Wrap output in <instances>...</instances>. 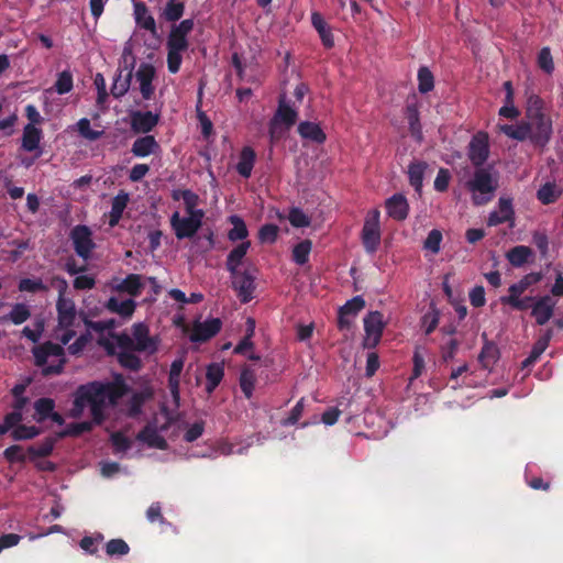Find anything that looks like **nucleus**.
Instances as JSON below:
<instances>
[{"label": "nucleus", "mask_w": 563, "mask_h": 563, "mask_svg": "<svg viewBox=\"0 0 563 563\" xmlns=\"http://www.w3.org/2000/svg\"><path fill=\"white\" fill-rule=\"evenodd\" d=\"M69 238L76 254L85 261L89 260L96 247L91 230L87 225L78 224L71 229Z\"/></svg>", "instance_id": "obj_6"}, {"label": "nucleus", "mask_w": 563, "mask_h": 563, "mask_svg": "<svg viewBox=\"0 0 563 563\" xmlns=\"http://www.w3.org/2000/svg\"><path fill=\"white\" fill-rule=\"evenodd\" d=\"M110 440L115 453L126 452L132 446V441L122 432H113Z\"/></svg>", "instance_id": "obj_64"}, {"label": "nucleus", "mask_w": 563, "mask_h": 563, "mask_svg": "<svg viewBox=\"0 0 563 563\" xmlns=\"http://www.w3.org/2000/svg\"><path fill=\"white\" fill-rule=\"evenodd\" d=\"M428 164L423 161L411 162L408 166V179L409 184L415 188L417 192L422 189L423 178Z\"/></svg>", "instance_id": "obj_33"}, {"label": "nucleus", "mask_w": 563, "mask_h": 563, "mask_svg": "<svg viewBox=\"0 0 563 563\" xmlns=\"http://www.w3.org/2000/svg\"><path fill=\"white\" fill-rule=\"evenodd\" d=\"M240 388L246 399H251L256 384V372L250 366H243L239 378Z\"/></svg>", "instance_id": "obj_36"}, {"label": "nucleus", "mask_w": 563, "mask_h": 563, "mask_svg": "<svg viewBox=\"0 0 563 563\" xmlns=\"http://www.w3.org/2000/svg\"><path fill=\"white\" fill-rule=\"evenodd\" d=\"M365 307V300L362 296H355L352 299L347 300L342 307L339 309L338 314V328L340 330H349L352 325V320L350 317H356L357 313L363 310Z\"/></svg>", "instance_id": "obj_16"}, {"label": "nucleus", "mask_w": 563, "mask_h": 563, "mask_svg": "<svg viewBox=\"0 0 563 563\" xmlns=\"http://www.w3.org/2000/svg\"><path fill=\"white\" fill-rule=\"evenodd\" d=\"M467 188L473 194L492 195L498 188V179L484 167H476L474 176L467 181Z\"/></svg>", "instance_id": "obj_8"}, {"label": "nucleus", "mask_w": 563, "mask_h": 563, "mask_svg": "<svg viewBox=\"0 0 563 563\" xmlns=\"http://www.w3.org/2000/svg\"><path fill=\"white\" fill-rule=\"evenodd\" d=\"M499 358V350L494 342L486 341L478 355V362L485 369H490Z\"/></svg>", "instance_id": "obj_37"}, {"label": "nucleus", "mask_w": 563, "mask_h": 563, "mask_svg": "<svg viewBox=\"0 0 563 563\" xmlns=\"http://www.w3.org/2000/svg\"><path fill=\"white\" fill-rule=\"evenodd\" d=\"M130 552L129 544L123 539H111L106 543V553L107 555L113 556H123Z\"/></svg>", "instance_id": "obj_53"}, {"label": "nucleus", "mask_w": 563, "mask_h": 563, "mask_svg": "<svg viewBox=\"0 0 563 563\" xmlns=\"http://www.w3.org/2000/svg\"><path fill=\"white\" fill-rule=\"evenodd\" d=\"M18 288L20 291L26 292H38L47 290V286L40 278H22L19 282Z\"/></svg>", "instance_id": "obj_60"}, {"label": "nucleus", "mask_w": 563, "mask_h": 563, "mask_svg": "<svg viewBox=\"0 0 563 563\" xmlns=\"http://www.w3.org/2000/svg\"><path fill=\"white\" fill-rule=\"evenodd\" d=\"M561 195L554 183H545L537 191V198L543 205L554 203Z\"/></svg>", "instance_id": "obj_43"}, {"label": "nucleus", "mask_w": 563, "mask_h": 563, "mask_svg": "<svg viewBox=\"0 0 563 563\" xmlns=\"http://www.w3.org/2000/svg\"><path fill=\"white\" fill-rule=\"evenodd\" d=\"M129 202V194L121 190L113 199L111 203V211L109 213V225L114 228L119 224L122 214Z\"/></svg>", "instance_id": "obj_29"}, {"label": "nucleus", "mask_w": 563, "mask_h": 563, "mask_svg": "<svg viewBox=\"0 0 563 563\" xmlns=\"http://www.w3.org/2000/svg\"><path fill=\"white\" fill-rule=\"evenodd\" d=\"M93 424H96L93 420L70 423L67 429L60 433V437H79L91 431Z\"/></svg>", "instance_id": "obj_55"}, {"label": "nucleus", "mask_w": 563, "mask_h": 563, "mask_svg": "<svg viewBox=\"0 0 563 563\" xmlns=\"http://www.w3.org/2000/svg\"><path fill=\"white\" fill-rule=\"evenodd\" d=\"M380 212L377 209L368 212L363 229L362 243L367 253H375L380 244Z\"/></svg>", "instance_id": "obj_5"}, {"label": "nucleus", "mask_w": 563, "mask_h": 563, "mask_svg": "<svg viewBox=\"0 0 563 563\" xmlns=\"http://www.w3.org/2000/svg\"><path fill=\"white\" fill-rule=\"evenodd\" d=\"M222 328V321L219 318L207 319L203 322H196L190 333L191 342H206L216 336Z\"/></svg>", "instance_id": "obj_15"}, {"label": "nucleus", "mask_w": 563, "mask_h": 563, "mask_svg": "<svg viewBox=\"0 0 563 563\" xmlns=\"http://www.w3.org/2000/svg\"><path fill=\"white\" fill-rule=\"evenodd\" d=\"M131 78H132V69H130L128 71L125 77H122V74L120 71L117 75V77L114 78L113 84L111 86V95L114 98L123 97L130 88Z\"/></svg>", "instance_id": "obj_49"}, {"label": "nucleus", "mask_w": 563, "mask_h": 563, "mask_svg": "<svg viewBox=\"0 0 563 563\" xmlns=\"http://www.w3.org/2000/svg\"><path fill=\"white\" fill-rule=\"evenodd\" d=\"M3 456L9 463H24L29 455L21 445L13 444L3 451Z\"/></svg>", "instance_id": "obj_59"}, {"label": "nucleus", "mask_w": 563, "mask_h": 563, "mask_svg": "<svg viewBox=\"0 0 563 563\" xmlns=\"http://www.w3.org/2000/svg\"><path fill=\"white\" fill-rule=\"evenodd\" d=\"M134 19L137 26L144 29L152 34L156 33V22L153 15L148 12V8L142 1L134 3Z\"/></svg>", "instance_id": "obj_26"}, {"label": "nucleus", "mask_w": 563, "mask_h": 563, "mask_svg": "<svg viewBox=\"0 0 563 563\" xmlns=\"http://www.w3.org/2000/svg\"><path fill=\"white\" fill-rule=\"evenodd\" d=\"M201 214L198 212L196 217L181 218L179 212L176 211L170 217V227L175 232L178 240L191 239L196 235L198 230L201 228Z\"/></svg>", "instance_id": "obj_7"}, {"label": "nucleus", "mask_w": 563, "mask_h": 563, "mask_svg": "<svg viewBox=\"0 0 563 563\" xmlns=\"http://www.w3.org/2000/svg\"><path fill=\"white\" fill-rule=\"evenodd\" d=\"M35 364L42 367L44 376L57 375L65 365L64 347L60 344L47 341L33 349Z\"/></svg>", "instance_id": "obj_4"}, {"label": "nucleus", "mask_w": 563, "mask_h": 563, "mask_svg": "<svg viewBox=\"0 0 563 563\" xmlns=\"http://www.w3.org/2000/svg\"><path fill=\"white\" fill-rule=\"evenodd\" d=\"M251 246L250 241H244L235 246L228 255L225 267L230 272V274H235L238 272V267L241 265L244 256L246 255L249 249Z\"/></svg>", "instance_id": "obj_31"}, {"label": "nucleus", "mask_w": 563, "mask_h": 563, "mask_svg": "<svg viewBox=\"0 0 563 563\" xmlns=\"http://www.w3.org/2000/svg\"><path fill=\"white\" fill-rule=\"evenodd\" d=\"M279 228L274 223H266L258 231V239L262 243H274L278 238Z\"/></svg>", "instance_id": "obj_62"}, {"label": "nucleus", "mask_w": 563, "mask_h": 563, "mask_svg": "<svg viewBox=\"0 0 563 563\" xmlns=\"http://www.w3.org/2000/svg\"><path fill=\"white\" fill-rule=\"evenodd\" d=\"M23 419V413L11 411L4 416L3 422L0 423V435L5 434L10 430L12 431L14 428L20 426V422Z\"/></svg>", "instance_id": "obj_61"}, {"label": "nucleus", "mask_w": 563, "mask_h": 563, "mask_svg": "<svg viewBox=\"0 0 563 563\" xmlns=\"http://www.w3.org/2000/svg\"><path fill=\"white\" fill-rule=\"evenodd\" d=\"M104 307L112 313H117L122 318H131L135 311L136 303L133 299L120 301L115 297H111Z\"/></svg>", "instance_id": "obj_30"}, {"label": "nucleus", "mask_w": 563, "mask_h": 563, "mask_svg": "<svg viewBox=\"0 0 563 563\" xmlns=\"http://www.w3.org/2000/svg\"><path fill=\"white\" fill-rule=\"evenodd\" d=\"M55 408V402L52 398H40L34 402L35 416L34 419L37 422H44L52 415Z\"/></svg>", "instance_id": "obj_46"}, {"label": "nucleus", "mask_w": 563, "mask_h": 563, "mask_svg": "<svg viewBox=\"0 0 563 563\" xmlns=\"http://www.w3.org/2000/svg\"><path fill=\"white\" fill-rule=\"evenodd\" d=\"M405 118L409 125L410 135L421 142L423 139L422 125L420 123V113L417 102L407 103L405 108Z\"/></svg>", "instance_id": "obj_23"}, {"label": "nucleus", "mask_w": 563, "mask_h": 563, "mask_svg": "<svg viewBox=\"0 0 563 563\" xmlns=\"http://www.w3.org/2000/svg\"><path fill=\"white\" fill-rule=\"evenodd\" d=\"M515 211L512 207V199L500 197L498 200V210L489 213L487 224L496 227L505 222H514Z\"/></svg>", "instance_id": "obj_18"}, {"label": "nucleus", "mask_w": 563, "mask_h": 563, "mask_svg": "<svg viewBox=\"0 0 563 563\" xmlns=\"http://www.w3.org/2000/svg\"><path fill=\"white\" fill-rule=\"evenodd\" d=\"M185 11V4L180 0H168L162 12V16L167 22H177Z\"/></svg>", "instance_id": "obj_45"}, {"label": "nucleus", "mask_w": 563, "mask_h": 563, "mask_svg": "<svg viewBox=\"0 0 563 563\" xmlns=\"http://www.w3.org/2000/svg\"><path fill=\"white\" fill-rule=\"evenodd\" d=\"M434 87V77L431 70L422 66L418 70V89L421 93L430 92Z\"/></svg>", "instance_id": "obj_51"}, {"label": "nucleus", "mask_w": 563, "mask_h": 563, "mask_svg": "<svg viewBox=\"0 0 563 563\" xmlns=\"http://www.w3.org/2000/svg\"><path fill=\"white\" fill-rule=\"evenodd\" d=\"M297 118L298 112L286 103L285 98L282 97L278 101V108L268 124L269 134L273 136L274 126H279L280 124L285 125L286 129L291 128L296 123Z\"/></svg>", "instance_id": "obj_13"}, {"label": "nucleus", "mask_w": 563, "mask_h": 563, "mask_svg": "<svg viewBox=\"0 0 563 563\" xmlns=\"http://www.w3.org/2000/svg\"><path fill=\"white\" fill-rule=\"evenodd\" d=\"M63 288L59 290L58 300L56 302V310L58 317V324L60 328H70L76 319L75 302L70 298L64 296L67 287L66 280H62Z\"/></svg>", "instance_id": "obj_12"}, {"label": "nucleus", "mask_w": 563, "mask_h": 563, "mask_svg": "<svg viewBox=\"0 0 563 563\" xmlns=\"http://www.w3.org/2000/svg\"><path fill=\"white\" fill-rule=\"evenodd\" d=\"M542 278L541 272L529 273L508 288L509 295H522L530 286L540 283Z\"/></svg>", "instance_id": "obj_40"}, {"label": "nucleus", "mask_w": 563, "mask_h": 563, "mask_svg": "<svg viewBox=\"0 0 563 563\" xmlns=\"http://www.w3.org/2000/svg\"><path fill=\"white\" fill-rule=\"evenodd\" d=\"M231 277L232 287L238 292V297L241 302H250L254 298L255 277L247 271H238L235 274H231Z\"/></svg>", "instance_id": "obj_11"}, {"label": "nucleus", "mask_w": 563, "mask_h": 563, "mask_svg": "<svg viewBox=\"0 0 563 563\" xmlns=\"http://www.w3.org/2000/svg\"><path fill=\"white\" fill-rule=\"evenodd\" d=\"M133 352L134 351H120L118 353V362L126 369L139 371L142 367V361Z\"/></svg>", "instance_id": "obj_50"}, {"label": "nucleus", "mask_w": 563, "mask_h": 563, "mask_svg": "<svg viewBox=\"0 0 563 563\" xmlns=\"http://www.w3.org/2000/svg\"><path fill=\"white\" fill-rule=\"evenodd\" d=\"M195 27L194 19H185L174 24L167 36V68L170 74H177L183 62V53L189 47L188 35Z\"/></svg>", "instance_id": "obj_3"}, {"label": "nucleus", "mask_w": 563, "mask_h": 563, "mask_svg": "<svg viewBox=\"0 0 563 563\" xmlns=\"http://www.w3.org/2000/svg\"><path fill=\"white\" fill-rule=\"evenodd\" d=\"M224 376V367L220 363H211L206 371V391L212 394Z\"/></svg>", "instance_id": "obj_38"}, {"label": "nucleus", "mask_w": 563, "mask_h": 563, "mask_svg": "<svg viewBox=\"0 0 563 563\" xmlns=\"http://www.w3.org/2000/svg\"><path fill=\"white\" fill-rule=\"evenodd\" d=\"M500 131L505 133L507 136L517 140V141H526L529 140V131L527 128L526 121H522L518 125L504 124L500 125Z\"/></svg>", "instance_id": "obj_48"}, {"label": "nucleus", "mask_w": 563, "mask_h": 563, "mask_svg": "<svg viewBox=\"0 0 563 563\" xmlns=\"http://www.w3.org/2000/svg\"><path fill=\"white\" fill-rule=\"evenodd\" d=\"M312 249V242L308 239L302 240L292 249V260L298 265H305L309 261V254Z\"/></svg>", "instance_id": "obj_47"}, {"label": "nucleus", "mask_w": 563, "mask_h": 563, "mask_svg": "<svg viewBox=\"0 0 563 563\" xmlns=\"http://www.w3.org/2000/svg\"><path fill=\"white\" fill-rule=\"evenodd\" d=\"M537 297L526 296L521 298V295H508L500 298L503 305H508L512 309L518 311H525L529 308L532 309V305Z\"/></svg>", "instance_id": "obj_42"}, {"label": "nucleus", "mask_w": 563, "mask_h": 563, "mask_svg": "<svg viewBox=\"0 0 563 563\" xmlns=\"http://www.w3.org/2000/svg\"><path fill=\"white\" fill-rule=\"evenodd\" d=\"M556 301L550 295L537 297L531 310V317L534 318L538 325H544L554 314Z\"/></svg>", "instance_id": "obj_14"}, {"label": "nucleus", "mask_w": 563, "mask_h": 563, "mask_svg": "<svg viewBox=\"0 0 563 563\" xmlns=\"http://www.w3.org/2000/svg\"><path fill=\"white\" fill-rule=\"evenodd\" d=\"M129 390L122 375H117L112 382L93 380L80 385L75 393L74 416L81 413L84 408L89 406L93 422L101 424L104 420V408L108 405L115 406Z\"/></svg>", "instance_id": "obj_1"}, {"label": "nucleus", "mask_w": 563, "mask_h": 563, "mask_svg": "<svg viewBox=\"0 0 563 563\" xmlns=\"http://www.w3.org/2000/svg\"><path fill=\"white\" fill-rule=\"evenodd\" d=\"M229 221L233 225V228L228 232V239L231 242H236L247 238L249 231L244 220L241 217L236 214L231 216Z\"/></svg>", "instance_id": "obj_44"}, {"label": "nucleus", "mask_w": 563, "mask_h": 563, "mask_svg": "<svg viewBox=\"0 0 563 563\" xmlns=\"http://www.w3.org/2000/svg\"><path fill=\"white\" fill-rule=\"evenodd\" d=\"M543 100L539 96L528 99L526 110V123L529 131V140L536 147L544 148L553 133L551 118L544 112Z\"/></svg>", "instance_id": "obj_2"}, {"label": "nucleus", "mask_w": 563, "mask_h": 563, "mask_svg": "<svg viewBox=\"0 0 563 563\" xmlns=\"http://www.w3.org/2000/svg\"><path fill=\"white\" fill-rule=\"evenodd\" d=\"M30 317L31 310L25 303H15L8 314L0 317V322L11 321L13 324L19 325L29 320Z\"/></svg>", "instance_id": "obj_39"}, {"label": "nucleus", "mask_w": 563, "mask_h": 563, "mask_svg": "<svg viewBox=\"0 0 563 563\" xmlns=\"http://www.w3.org/2000/svg\"><path fill=\"white\" fill-rule=\"evenodd\" d=\"M41 434V429L35 426L20 424L11 431L14 441L31 440Z\"/></svg>", "instance_id": "obj_52"}, {"label": "nucleus", "mask_w": 563, "mask_h": 563, "mask_svg": "<svg viewBox=\"0 0 563 563\" xmlns=\"http://www.w3.org/2000/svg\"><path fill=\"white\" fill-rule=\"evenodd\" d=\"M77 130L82 137L89 141H97L103 135V131L91 129L90 121L87 118H82L77 122Z\"/></svg>", "instance_id": "obj_56"}, {"label": "nucleus", "mask_w": 563, "mask_h": 563, "mask_svg": "<svg viewBox=\"0 0 563 563\" xmlns=\"http://www.w3.org/2000/svg\"><path fill=\"white\" fill-rule=\"evenodd\" d=\"M468 158L475 167H481L489 156V140L486 132H477L468 144Z\"/></svg>", "instance_id": "obj_10"}, {"label": "nucleus", "mask_w": 563, "mask_h": 563, "mask_svg": "<svg viewBox=\"0 0 563 563\" xmlns=\"http://www.w3.org/2000/svg\"><path fill=\"white\" fill-rule=\"evenodd\" d=\"M553 336V330L547 329L542 335L534 342L532 345L531 352L527 358H525L521 363V368L531 367L542 355V353L548 349Z\"/></svg>", "instance_id": "obj_21"}, {"label": "nucleus", "mask_w": 563, "mask_h": 563, "mask_svg": "<svg viewBox=\"0 0 563 563\" xmlns=\"http://www.w3.org/2000/svg\"><path fill=\"white\" fill-rule=\"evenodd\" d=\"M42 140V130L32 124H26L22 134V148L26 152L38 150Z\"/></svg>", "instance_id": "obj_32"}, {"label": "nucleus", "mask_w": 563, "mask_h": 563, "mask_svg": "<svg viewBox=\"0 0 563 563\" xmlns=\"http://www.w3.org/2000/svg\"><path fill=\"white\" fill-rule=\"evenodd\" d=\"M311 24L318 32V34L321 38L322 45L328 49L332 48L334 46V36H333L331 27L325 22L322 14L319 12H312L311 13Z\"/></svg>", "instance_id": "obj_24"}, {"label": "nucleus", "mask_w": 563, "mask_h": 563, "mask_svg": "<svg viewBox=\"0 0 563 563\" xmlns=\"http://www.w3.org/2000/svg\"><path fill=\"white\" fill-rule=\"evenodd\" d=\"M142 276L139 274H129L119 285L115 286V290L120 292H126L132 297H137L143 290Z\"/></svg>", "instance_id": "obj_34"}, {"label": "nucleus", "mask_w": 563, "mask_h": 563, "mask_svg": "<svg viewBox=\"0 0 563 563\" xmlns=\"http://www.w3.org/2000/svg\"><path fill=\"white\" fill-rule=\"evenodd\" d=\"M256 161V153L251 146H244L239 156L236 172L243 178H250Z\"/></svg>", "instance_id": "obj_27"}, {"label": "nucleus", "mask_w": 563, "mask_h": 563, "mask_svg": "<svg viewBox=\"0 0 563 563\" xmlns=\"http://www.w3.org/2000/svg\"><path fill=\"white\" fill-rule=\"evenodd\" d=\"M538 66L548 75H551L553 73L554 63L549 47H543L539 52Z\"/></svg>", "instance_id": "obj_63"}, {"label": "nucleus", "mask_w": 563, "mask_h": 563, "mask_svg": "<svg viewBox=\"0 0 563 563\" xmlns=\"http://www.w3.org/2000/svg\"><path fill=\"white\" fill-rule=\"evenodd\" d=\"M297 132L301 139L316 144H323L327 141V134L317 122L301 121L297 126Z\"/></svg>", "instance_id": "obj_22"}, {"label": "nucleus", "mask_w": 563, "mask_h": 563, "mask_svg": "<svg viewBox=\"0 0 563 563\" xmlns=\"http://www.w3.org/2000/svg\"><path fill=\"white\" fill-rule=\"evenodd\" d=\"M443 235L442 232L438 229H433L428 233L427 239L423 242V249L432 252L433 254H438L441 249Z\"/></svg>", "instance_id": "obj_57"}, {"label": "nucleus", "mask_w": 563, "mask_h": 563, "mask_svg": "<svg viewBox=\"0 0 563 563\" xmlns=\"http://www.w3.org/2000/svg\"><path fill=\"white\" fill-rule=\"evenodd\" d=\"M139 441L146 443L150 448H156L159 450L167 449V441L162 437L158 431L151 427H144L136 435Z\"/></svg>", "instance_id": "obj_28"}, {"label": "nucleus", "mask_w": 563, "mask_h": 563, "mask_svg": "<svg viewBox=\"0 0 563 563\" xmlns=\"http://www.w3.org/2000/svg\"><path fill=\"white\" fill-rule=\"evenodd\" d=\"M460 347V341L457 339H450L446 343L440 346L441 360L444 363H449L454 360Z\"/></svg>", "instance_id": "obj_58"}, {"label": "nucleus", "mask_w": 563, "mask_h": 563, "mask_svg": "<svg viewBox=\"0 0 563 563\" xmlns=\"http://www.w3.org/2000/svg\"><path fill=\"white\" fill-rule=\"evenodd\" d=\"M74 87L73 74L69 70H63L58 74L54 88L58 95H66L71 91Z\"/></svg>", "instance_id": "obj_54"}, {"label": "nucleus", "mask_w": 563, "mask_h": 563, "mask_svg": "<svg viewBox=\"0 0 563 563\" xmlns=\"http://www.w3.org/2000/svg\"><path fill=\"white\" fill-rule=\"evenodd\" d=\"M159 117L151 111H135L131 115V128L135 133H148L158 123Z\"/></svg>", "instance_id": "obj_20"}, {"label": "nucleus", "mask_w": 563, "mask_h": 563, "mask_svg": "<svg viewBox=\"0 0 563 563\" xmlns=\"http://www.w3.org/2000/svg\"><path fill=\"white\" fill-rule=\"evenodd\" d=\"M533 252L529 246L517 245L507 252L506 257L514 267H521L530 261Z\"/></svg>", "instance_id": "obj_35"}, {"label": "nucleus", "mask_w": 563, "mask_h": 563, "mask_svg": "<svg viewBox=\"0 0 563 563\" xmlns=\"http://www.w3.org/2000/svg\"><path fill=\"white\" fill-rule=\"evenodd\" d=\"M159 148L161 146L153 135H145L133 142L131 153L136 157H146L155 154Z\"/></svg>", "instance_id": "obj_25"}, {"label": "nucleus", "mask_w": 563, "mask_h": 563, "mask_svg": "<svg viewBox=\"0 0 563 563\" xmlns=\"http://www.w3.org/2000/svg\"><path fill=\"white\" fill-rule=\"evenodd\" d=\"M384 327L383 314L379 311H372L364 318V347L373 349L379 343Z\"/></svg>", "instance_id": "obj_9"}, {"label": "nucleus", "mask_w": 563, "mask_h": 563, "mask_svg": "<svg viewBox=\"0 0 563 563\" xmlns=\"http://www.w3.org/2000/svg\"><path fill=\"white\" fill-rule=\"evenodd\" d=\"M56 439L48 437L40 445H31L27 448V455L31 461L37 457L49 456L54 450Z\"/></svg>", "instance_id": "obj_41"}, {"label": "nucleus", "mask_w": 563, "mask_h": 563, "mask_svg": "<svg viewBox=\"0 0 563 563\" xmlns=\"http://www.w3.org/2000/svg\"><path fill=\"white\" fill-rule=\"evenodd\" d=\"M387 214L396 220L404 221L409 213V205L407 198L402 194H395L385 202Z\"/></svg>", "instance_id": "obj_19"}, {"label": "nucleus", "mask_w": 563, "mask_h": 563, "mask_svg": "<svg viewBox=\"0 0 563 563\" xmlns=\"http://www.w3.org/2000/svg\"><path fill=\"white\" fill-rule=\"evenodd\" d=\"M132 338L137 352L153 354L157 351V341L150 336V330L145 323L139 322L132 327Z\"/></svg>", "instance_id": "obj_17"}]
</instances>
